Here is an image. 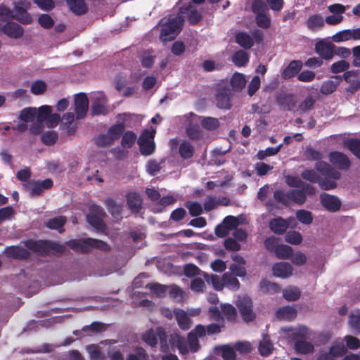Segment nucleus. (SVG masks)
I'll use <instances>...</instances> for the list:
<instances>
[{"instance_id":"obj_1","label":"nucleus","mask_w":360,"mask_h":360,"mask_svg":"<svg viewBox=\"0 0 360 360\" xmlns=\"http://www.w3.org/2000/svg\"><path fill=\"white\" fill-rule=\"evenodd\" d=\"M22 243L24 247L20 245L6 247L4 250V255L7 258L24 261L31 257L29 250L41 256L47 255L51 252L63 253L65 250V245L50 240L28 239Z\"/></svg>"},{"instance_id":"obj_2","label":"nucleus","mask_w":360,"mask_h":360,"mask_svg":"<svg viewBox=\"0 0 360 360\" xmlns=\"http://www.w3.org/2000/svg\"><path fill=\"white\" fill-rule=\"evenodd\" d=\"M184 22V16L177 15L165 23L161 29L160 38L163 41H172L181 32Z\"/></svg>"},{"instance_id":"obj_3","label":"nucleus","mask_w":360,"mask_h":360,"mask_svg":"<svg viewBox=\"0 0 360 360\" xmlns=\"http://www.w3.org/2000/svg\"><path fill=\"white\" fill-rule=\"evenodd\" d=\"M158 338L160 343L161 351L167 352L169 350V345L167 343V338L165 330L162 327H158L156 329V333L153 329L146 331L143 334V340L151 347H155L158 344Z\"/></svg>"},{"instance_id":"obj_4","label":"nucleus","mask_w":360,"mask_h":360,"mask_svg":"<svg viewBox=\"0 0 360 360\" xmlns=\"http://www.w3.org/2000/svg\"><path fill=\"white\" fill-rule=\"evenodd\" d=\"M155 130L145 129L138 139V144L141 155L148 156L152 155L155 150V143L154 137Z\"/></svg>"},{"instance_id":"obj_5","label":"nucleus","mask_w":360,"mask_h":360,"mask_svg":"<svg viewBox=\"0 0 360 360\" xmlns=\"http://www.w3.org/2000/svg\"><path fill=\"white\" fill-rule=\"evenodd\" d=\"M236 306L244 321L248 323L255 319L256 314L253 311V302L249 297H239L236 301Z\"/></svg>"},{"instance_id":"obj_6","label":"nucleus","mask_w":360,"mask_h":360,"mask_svg":"<svg viewBox=\"0 0 360 360\" xmlns=\"http://www.w3.org/2000/svg\"><path fill=\"white\" fill-rule=\"evenodd\" d=\"M13 4L15 15L13 18L22 24H30L32 22V18L27 11L31 6L30 2L27 0H14Z\"/></svg>"},{"instance_id":"obj_7","label":"nucleus","mask_w":360,"mask_h":360,"mask_svg":"<svg viewBox=\"0 0 360 360\" xmlns=\"http://www.w3.org/2000/svg\"><path fill=\"white\" fill-rule=\"evenodd\" d=\"M105 215L104 210L100 206H92L90 213L86 216L88 223L98 231H103L106 229V225L102 219Z\"/></svg>"},{"instance_id":"obj_8","label":"nucleus","mask_w":360,"mask_h":360,"mask_svg":"<svg viewBox=\"0 0 360 360\" xmlns=\"http://www.w3.org/2000/svg\"><path fill=\"white\" fill-rule=\"evenodd\" d=\"M53 182L51 179H46L43 181H30L24 186L27 191L30 192L31 196H38L41 194L44 190L51 188Z\"/></svg>"},{"instance_id":"obj_9","label":"nucleus","mask_w":360,"mask_h":360,"mask_svg":"<svg viewBox=\"0 0 360 360\" xmlns=\"http://www.w3.org/2000/svg\"><path fill=\"white\" fill-rule=\"evenodd\" d=\"M177 15H181L184 19L186 17L189 24L191 25H197L202 18V13L194 8L191 4L181 7Z\"/></svg>"},{"instance_id":"obj_10","label":"nucleus","mask_w":360,"mask_h":360,"mask_svg":"<svg viewBox=\"0 0 360 360\" xmlns=\"http://www.w3.org/2000/svg\"><path fill=\"white\" fill-rule=\"evenodd\" d=\"M276 102L283 110L292 111L297 105L296 96L292 94L281 92L276 96Z\"/></svg>"},{"instance_id":"obj_11","label":"nucleus","mask_w":360,"mask_h":360,"mask_svg":"<svg viewBox=\"0 0 360 360\" xmlns=\"http://www.w3.org/2000/svg\"><path fill=\"white\" fill-rule=\"evenodd\" d=\"M320 200L322 206L330 212H335L341 207V202L337 196L323 193L320 195Z\"/></svg>"},{"instance_id":"obj_12","label":"nucleus","mask_w":360,"mask_h":360,"mask_svg":"<svg viewBox=\"0 0 360 360\" xmlns=\"http://www.w3.org/2000/svg\"><path fill=\"white\" fill-rule=\"evenodd\" d=\"M75 113L78 119L84 118L89 108V100L84 93H79L75 96Z\"/></svg>"},{"instance_id":"obj_13","label":"nucleus","mask_w":360,"mask_h":360,"mask_svg":"<svg viewBox=\"0 0 360 360\" xmlns=\"http://www.w3.org/2000/svg\"><path fill=\"white\" fill-rule=\"evenodd\" d=\"M330 162L342 170H347L351 166V162L348 157L343 153L339 151H332L329 154Z\"/></svg>"},{"instance_id":"obj_14","label":"nucleus","mask_w":360,"mask_h":360,"mask_svg":"<svg viewBox=\"0 0 360 360\" xmlns=\"http://www.w3.org/2000/svg\"><path fill=\"white\" fill-rule=\"evenodd\" d=\"M335 45L330 42H326L323 40L318 41L315 44L316 53L324 60H331L333 58V52Z\"/></svg>"},{"instance_id":"obj_15","label":"nucleus","mask_w":360,"mask_h":360,"mask_svg":"<svg viewBox=\"0 0 360 360\" xmlns=\"http://www.w3.org/2000/svg\"><path fill=\"white\" fill-rule=\"evenodd\" d=\"M167 343L169 347L172 349L176 347L179 352L181 354H186L188 353V347L187 345V340L183 336H181L178 333L171 334L167 338Z\"/></svg>"},{"instance_id":"obj_16","label":"nucleus","mask_w":360,"mask_h":360,"mask_svg":"<svg viewBox=\"0 0 360 360\" xmlns=\"http://www.w3.org/2000/svg\"><path fill=\"white\" fill-rule=\"evenodd\" d=\"M108 112L107 98L102 94H96L91 103V113L94 115H105Z\"/></svg>"},{"instance_id":"obj_17","label":"nucleus","mask_w":360,"mask_h":360,"mask_svg":"<svg viewBox=\"0 0 360 360\" xmlns=\"http://www.w3.org/2000/svg\"><path fill=\"white\" fill-rule=\"evenodd\" d=\"M67 245L76 252L86 254L91 252L89 238L86 239H71L66 242Z\"/></svg>"},{"instance_id":"obj_18","label":"nucleus","mask_w":360,"mask_h":360,"mask_svg":"<svg viewBox=\"0 0 360 360\" xmlns=\"http://www.w3.org/2000/svg\"><path fill=\"white\" fill-rule=\"evenodd\" d=\"M217 106L220 109H230L231 103L230 100V89L229 88H221L215 95Z\"/></svg>"},{"instance_id":"obj_19","label":"nucleus","mask_w":360,"mask_h":360,"mask_svg":"<svg viewBox=\"0 0 360 360\" xmlns=\"http://www.w3.org/2000/svg\"><path fill=\"white\" fill-rule=\"evenodd\" d=\"M315 168L321 175L330 177L333 179H340L341 174L335 170L328 163L323 161H319L316 163Z\"/></svg>"},{"instance_id":"obj_20","label":"nucleus","mask_w":360,"mask_h":360,"mask_svg":"<svg viewBox=\"0 0 360 360\" xmlns=\"http://www.w3.org/2000/svg\"><path fill=\"white\" fill-rule=\"evenodd\" d=\"M272 271L275 276L286 278L292 274V266L288 262H281L274 264Z\"/></svg>"},{"instance_id":"obj_21","label":"nucleus","mask_w":360,"mask_h":360,"mask_svg":"<svg viewBox=\"0 0 360 360\" xmlns=\"http://www.w3.org/2000/svg\"><path fill=\"white\" fill-rule=\"evenodd\" d=\"M126 198L127 205L131 212L134 214L139 213L142 209L141 195L136 192H130L127 193Z\"/></svg>"},{"instance_id":"obj_22","label":"nucleus","mask_w":360,"mask_h":360,"mask_svg":"<svg viewBox=\"0 0 360 360\" xmlns=\"http://www.w3.org/2000/svg\"><path fill=\"white\" fill-rule=\"evenodd\" d=\"M302 62L300 60H293L281 72L282 78L289 79L297 75L301 70Z\"/></svg>"},{"instance_id":"obj_23","label":"nucleus","mask_w":360,"mask_h":360,"mask_svg":"<svg viewBox=\"0 0 360 360\" xmlns=\"http://www.w3.org/2000/svg\"><path fill=\"white\" fill-rule=\"evenodd\" d=\"M174 314L177 321V324L181 330H188L190 329L192 321L184 310L181 309H175L174 310Z\"/></svg>"},{"instance_id":"obj_24","label":"nucleus","mask_w":360,"mask_h":360,"mask_svg":"<svg viewBox=\"0 0 360 360\" xmlns=\"http://www.w3.org/2000/svg\"><path fill=\"white\" fill-rule=\"evenodd\" d=\"M2 30L5 34L14 39L21 37L24 33L22 27L15 22H8Z\"/></svg>"},{"instance_id":"obj_25","label":"nucleus","mask_w":360,"mask_h":360,"mask_svg":"<svg viewBox=\"0 0 360 360\" xmlns=\"http://www.w3.org/2000/svg\"><path fill=\"white\" fill-rule=\"evenodd\" d=\"M288 226V222L281 217L274 218L269 221L270 229L277 235L283 234Z\"/></svg>"},{"instance_id":"obj_26","label":"nucleus","mask_w":360,"mask_h":360,"mask_svg":"<svg viewBox=\"0 0 360 360\" xmlns=\"http://www.w3.org/2000/svg\"><path fill=\"white\" fill-rule=\"evenodd\" d=\"M70 10L77 15L85 14L88 8L84 0H65Z\"/></svg>"},{"instance_id":"obj_27","label":"nucleus","mask_w":360,"mask_h":360,"mask_svg":"<svg viewBox=\"0 0 360 360\" xmlns=\"http://www.w3.org/2000/svg\"><path fill=\"white\" fill-rule=\"evenodd\" d=\"M236 42L244 49H250L254 46V40L248 32H240L236 35Z\"/></svg>"},{"instance_id":"obj_28","label":"nucleus","mask_w":360,"mask_h":360,"mask_svg":"<svg viewBox=\"0 0 360 360\" xmlns=\"http://www.w3.org/2000/svg\"><path fill=\"white\" fill-rule=\"evenodd\" d=\"M105 205L110 214L116 219H122V206L111 198L105 200Z\"/></svg>"},{"instance_id":"obj_29","label":"nucleus","mask_w":360,"mask_h":360,"mask_svg":"<svg viewBox=\"0 0 360 360\" xmlns=\"http://www.w3.org/2000/svg\"><path fill=\"white\" fill-rule=\"evenodd\" d=\"M306 25L309 30L316 32L324 26V20L321 14H314L308 18Z\"/></svg>"},{"instance_id":"obj_30","label":"nucleus","mask_w":360,"mask_h":360,"mask_svg":"<svg viewBox=\"0 0 360 360\" xmlns=\"http://www.w3.org/2000/svg\"><path fill=\"white\" fill-rule=\"evenodd\" d=\"M220 309L224 319L231 323L236 321L238 317L237 310L232 304L229 303L221 304Z\"/></svg>"},{"instance_id":"obj_31","label":"nucleus","mask_w":360,"mask_h":360,"mask_svg":"<svg viewBox=\"0 0 360 360\" xmlns=\"http://www.w3.org/2000/svg\"><path fill=\"white\" fill-rule=\"evenodd\" d=\"M186 132L189 139L199 140L202 136V131L197 122L190 121L186 127Z\"/></svg>"},{"instance_id":"obj_32","label":"nucleus","mask_w":360,"mask_h":360,"mask_svg":"<svg viewBox=\"0 0 360 360\" xmlns=\"http://www.w3.org/2000/svg\"><path fill=\"white\" fill-rule=\"evenodd\" d=\"M276 317L280 320L292 321L297 316V310L292 307H284L276 312Z\"/></svg>"},{"instance_id":"obj_33","label":"nucleus","mask_w":360,"mask_h":360,"mask_svg":"<svg viewBox=\"0 0 360 360\" xmlns=\"http://www.w3.org/2000/svg\"><path fill=\"white\" fill-rule=\"evenodd\" d=\"M202 276L204 277L205 281L208 284H212L214 288L217 290H221L224 287V282L223 276L220 278L217 275H210L207 273L203 272Z\"/></svg>"},{"instance_id":"obj_34","label":"nucleus","mask_w":360,"mask_h":360,"mask_svg":"<svg viewBox=\"0 0 360 360\" xmlns=\"http://www.w3.org/2000/svg\"><path fill=\"white\" fill-rule=\"evenodd\" d=\"M179 153L183 159H190L194 154V146L186 140L183 141L179 147Z\"/></svg>"},{"instance_id":"obj_35","label":"nucleus","mask_w":360,"mask_h":360,"mask_svg":"<svg viewBox=\"0 0 360 360\" xmlns=\"http://www.w3.org/2000/svg\"><path fill=\"white\" fill-rule=\"evenodd\" d=\"M246 84V79L242 73L236 72L231 78V85L236 91H240Z\"/></svg>"},{"instance_id":"obj_36","label":"nucleus","mask_w":360,"mask_h":360,"mask_svg":"<svg viewBox=\"0 0 360 360\" xmlns=\"http://www.w3.org/2000/svg\"><path fill=\"white\" fill-rule=\"evenodd\" d=\"M250 55L244 50H238L232 56V60L238 67L245 66L249 62Z\"/></svg>"},{"instance_id":"obj_37","label":"nucleus","mask_w":360,"mask_h":360,"mask_svg":"<svg viewBox=\"0 0 360 360\" xmlns=\"http://www.w3.org/2000/svg\"><path fill=\"white\" fill-rule=\"evenodd\" d=\"M276 256L281 259H288L292 256V248L287 245H278L274 250Z\"/></svg>"},{"instance_id":"obj_38","label":"nucleus","mask_w":360,"mask_h":360,"mask_svg":"<svg viewBox=\"0 0 360 360\" xmlns=\"http://www.w3.org/2000/svg\"><path fill=\"white\" fill-rule=\"evenodd\" d=\"M289 193V200L293 202L300 205H303L307 200V195L304 194V191L298 189H290Z\"/></svg>"},{"instance_id":"obj_39","label":"nucleus","mask_w":360,"mask_h":360,"mask_svg":"<svg viewBox=\"0 0 360 360\" xmlns=\"http://www.w3.org/2000/svg\"><path fill=\"white\" fill-rule=\"evenodd\" d=\"M314 345L306 340H298L295 342V351L302 354H308L314 351Z\"/></svg>"},{"instance_id":"obj_40","label":"nucleus","mask_w":360,"mask_h":360,"mask_svg":"<svg viewBox=\"0 0 360 360\" xmlns=\"http://www.w3.org/2000/svg\"><path fill=\"white\" fill-rule=\"evenodd\" d=\"M67 221L64 216H58L51 218L45 222V226L52 230H59L62 229Z\"/></svg>"},{"instance_id":"obj_41","label":"nucleus","mask_w":360,"mask_h":360,"mask_svg":"<svg viewBox=\"0 0 360 360\" xmlns=\"http://www.w3.org/2000/svg\"><path fill=\"white\" fill-rule=\"evenodd\" d=\"M106 330V325L98 321L92 322L90 325L85 326L82 330L88 335L91 333L97 334Z\"/></svg>"},{"instance_id":"obj_42","label":"nucleus","mask_w":360,"mask_h":360,"mask_svg":"<svg viewBox=\"0 0 360 360\" xmlns=\"http://www.w3.org/2000/svg\"><path fill=\"white\" fill-rule=\"evenodd\" d=\"M137 139L136 134L132 131H127L122 134L121 141L122 147L124 148H131Z\"/></svg>"},{"instance_id":"obj_43","label":"nucleus","mask_w":360,"mask_h":360,"mask_svg":"<svg viewBox=\"0 0 360 360\" xmlns=\"http://www.w3.org/2000/svg\"><path fill=\"white\" fill-rule=\"evenodd\" d=\"M125 127L123 123H118L111 126L108 130V134L111 140L115 141L119 139L124 132Z\"/></svg>"},{"instance_id":"obj_44","label":"nucleus","mask_w":360,"mask_h":360,"mask_svg":"<svg viewBox=\"0 0 360 360\" xmlns=\"http://www.w3.org/2000/svg\"><path fill=\"white\" fill-rule=\"evenodd\" d=\"M224 286L232 290H238L240 288V282L238 278L231 274L225 273L223 275Z\"/></svg>"},{"instance_id":"obj_45","label":"nucleus","mask_w":360,"mask_h":360,"mask_svg":"<svg viewBox=\"0 0 360 360\" xmlns=\"http://www.w3.org/2000/svg\"><path fill=\"white\" fill-rule=\"evenodd\" d=\"M200 124L207 131L215 130L219 126V120L212 117H202Z\"/></svg>"},{"instance_id":"obj_46","label":"nucleus","mask_w":360,"mask_h":360,"mask_svg":"<svg viewBox=\"0 0 360 360\" xmlns=\"http://www.w3.org/2000/svg\"><path fill=\"white\" fill-rule=\"evenodd\" d=\"M251 9L256 16L267 13L269 7L263 0H255L252 3Z\"/></svg>"},{"instance_id":"obj_47","label":"nucleus","mask_w":360,"mask_h":360,"mask_svg":"<svg viewBox=\"0 0 360 360\" xmlns=\"http://www.w3.org/2000/svg\"><path fill=\"white\" fill-rule=\"evenodd\" d=\"M283 295L286 300L293 302L300 297L301 291L297 287H289L283 290Z\"/></svg>"},{"instance_id":"obj_48","label":"nucleus","mask_w":360,"mask_h":360,"mask_svg":"<svg viewBox=\"0 0 360 360\" xmlns=\"http://www.w3.org/2000/svg\"><path fill=\"white\" fill-rule=\"evenodd\" d=\"M259 288L263 292L276 293L281 290L279 285L264 279L260 282Z\"/></svg>"},{"instance_id":"obj_49","label":"nucleus","mask_w":360,"mask_h":360,"mask_svg":"<svg viewBox=\"0 0 360 360\" xmlns=\"http://www.w3.org/2000/svg\"><path fill=\"white\" fill-rule=\"evenodd\" d=\"M176 201V199L172 195L164 196L159 199V201L155 204L154 211L155 212H161L164 209L170 205H172Z\"/></svg>"},{"instance_id":"obj_50","label":"nucleus","mask_w":360,"mask_h":360,"mask_svg":"<svg viewBox=\"0 0 360 360\" xmlns=\"http://www.w3.org/2000/svg\"><path fill=\"white\" fill-rule=\"evenodd\" d=\"M146 288H148L157 297H165L169 286L155 283H148L146 285Z\"/></svg>"},{"instance_id":"obj_51","label":"nucleus","mask_w":360,"mask_h":360,"mask_svg":"<svg viewBox=\"0 0 360 360\" xmlns=\"http://www.w3.org/2000/svg\"><path fill=\"white\" fill-rule=\"evenodd\" d=\"M185 207L188 210L189 214L192 217H198L203 212L201 205L197 201H187Z\"/></svg>"},{"instance_id":"obj_52","label":"nucleus","mask_w":360,"mask_h":360,"mask_svg":"<svg viewBox=\"0 0 360 360\" xmlns=\"http://www.w3.org/2000/svg\"><path fill=\"white\" fill-rule=\"evenodd\" d=\"M221 351V357L224 360H236V354L234 347L224 345L219 347Z\"/></svg>"},{"instance_id":"obj_53","label":"nucleus","mask_w":360,"mask_h":360,"mask_svg":"<svg viewBox=\"0 0 360 360\" xmlns=\"http://www.w3.org/2000/svg\"><path fill=\"white\" fill-rule=\"evenodd\" d=\"M90 249H98L101 251L108 252L110 250V246L105 241L99 239L89 238Z\"/></svg>"},{"instance_id":"obj_54","label":"nucleus","mask_w":360,"mask_h":360,"mask_svg":"<svg viewBox=\"0 0 360 360\" xmlns=\"http://www.w3.org/2000/svg\"><path fill=\"white\" fill-rule=\"evenodd\" d=\"M36 117L35 108H25L20 111V119L25 122H32Z\"/></svg>"},{"instance_id":"obj_55","label":"nucleus","mask_w":360,"mask_h":360,"mask_svg":"<svg viewBox=\"0 0 360 360\" xmlns=\"http://www.w3.org/2000/svg\"><path fill=\"white\" fill-rule=\"evenodd\" d=\"M347 148L360 160V139H350L346 142Z\"/></svg>"},{"instance_id":"obj_56","label":"nucleus","mask_w":360,"mask_h":360,"mask_svg":"<svg viewBox=\"0 0 360 360\" xmlns=\"http://www.w3.org/2000/svg\"><path fill=\"white\" fill-rule=\"evenodd\" d=\"M297 220L304 224H311L313 221V217L311 212L305 210H299L296 212Z\"/></svg>"},{"instance_id":"obj_57","label":"nucleus","mask_w":360,"mask_h":360,"mask_svg":"<svg viewBox=\"0 0 360 360\" xmlns=\"http://www.w3.org/2000/svg\"><path fill=\"white\" fill-rule=\"evenodd\" d=\"M285 240L292 245H299L302 243V236L296 231H290L285 236Z\"/></svg>"},{"instance_id":"obj_58","label":"nucleus","mask_w":360,"mask_h":360,"mask_svg":"<svg viewBox=\"0 0 360 360\" xmlns=\"http://www.w3.org/2000/svg\"><path fill=\"white\" fill-rule=\"evenodd\" d=\"M301 177L311 183H318L321 179L320 175L314 169H304L301 173Z\"/></svg>"},{"instance_id":"obj_59","label":"nucleus","mask_w":360,"mask_h":360,"mask_svg":"<svg viewBox=\"0 0 360 360\" xmlns=\"http://www.w3.org/2000/svg\"><path fill=\"white\" fill-rule=\"evenodd\" d=\"M208 316L210 320L215 321L217 322L224 321V318L222 315L221 310L217 306H211L208 309Z\"/></svg>"},{"instance_id":"obj_60","label":"nucleus","mask_w":360,"mask_h":360,"mask_svg":"<svg viewBox=\"0 0 360 360\" xmlns=\"http://www.w3.org/2000/svg\"><path fill=\"white\" fill-rule=\"evenodd\" d=\"M259 354L263 356H269L273 351V344L269 340H264L258 347Z\"/></svg>"},{"instance_id":"obj_61","label":"nucleus","mask_w":360,"mask_h":360,"mask_svg":"<svg viewBox=\"0 0 360 360\" xmlns=\"http://www.w3.org/2000/svg\"><path fill=\"white\" fill-rule=\"evenodd\" d=\"M335 179H333L328 176L326 178L321 177L319 181V186L321 188V189L324 191L334 189L337 187V183L335 182Z\"/></svg>"},{"instance_id":"obj_62","label":"nucleus","mask_w":360,"mask_h":360,"mask_svg":"<svg viewBox=\"0 0 360 360\" xmlns=\"http://www.w3.org/2000/svg\"><path fill=\"white\" fill-rule=\"evenodd\" d=\"M274 198L277 202L285 206H288L290 204L288 191L285 193L282 190H276L274 192Z\"/></svg>"},{"instance_id":"obj_63","label":"nucleus","mask_w":360,"mask_h":360,"mask_svg":"<svg viewBox=\"0 0 360 360\" xmlns=\"http://www.w3.org/2000/svg\"><path fill=\"white\" fill-rule=\"evenodd\" d=\"M41 140L46 146H52L58 140V134L55 131H46L41 135Z\"/></svg>"},{"instance_id":"obj_64","label":"nucleus","mask_w":360,"mask_h":360,"mask_svg":"<svg viewBox=\"0 0 360 360\" xmlns=\"http://www.w3.org/2000/svg\"><path fill=\"white\" fill-rule=\"evenodd\" d=\"M233 347L240 354H247L252 349V345L246 341H238L234 344Z\"/></svg>"}]
</instances>
